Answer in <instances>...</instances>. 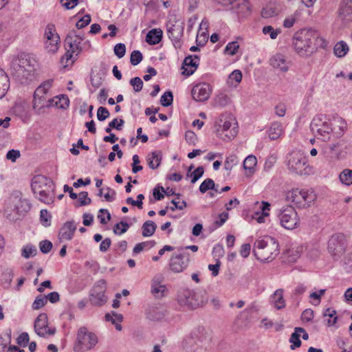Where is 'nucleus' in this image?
<instances>
[{
	"label": "nucleus",
	"instance_id": "11",
	"mask_svg": "<svg viewBox=\"0 0 352 352\" xmlns=\"http://www.w3.org/2000/svg\"><path fill=\"white\" fill-rule=\"evenodd\" d=\"M72 38H67L65 41L69 44V48H66V53L60 59V64L64 69H69L72 67L76 57L80 52V47L76 42L72 43Z\"/></svg>",
	"mask_w": 352,
	"mask_h": 352
},
{
	"label": "nucleus",
	"instance_id": "21",
	"mask_svg": "<svg viewBox=\"0 0 352 352\" xmlns=\"http://www.w3.org/2000/svg\"><path fill=\"white\" fill-rule=\"evenodd\" d=\"M162 38V31L161 30L153 29L150 30L146 37V41L150 45L159 43Z\"/></svg>",
	"mask_w": 352,
	"mask_h": 352
},
{
	"label": "nucleus",
	"instance_id": "46",
	"mask_svg": "<svg viewBox=\"0 0 352 352\" xmlns=\"http://www.w3.org/2000/svg\"><path fill=\"white\" fill-rule=\"evenodd\" d=\"M40 220L41 223L47 226L50 224L51 214L47 210H41L40 212Z\"/></svg>",
	"mask_w": 352,
	"mask_h": 352
},
{
	"label": "nucleus",
	"instance_id": "15",
	"mask_svg": "<svg viewBox=\"0 0 352 352\" xmlns=\"http://www.w3.org/2000/svg\"><path fill=\"white\" fill-rule=\"evenodd\" d=\"M210 91L208 84L199 83L193 87L191 94L194 100L202 102L208 99Z\"/></svg>",
	"mask_w": 352,
	"mask_h": 352
},
{
	"label": "nucleus",
	"instance_id": "10",
	"mask_svg": "<svg viewBox=\"0 0 352 352\" xmlns=\"http://www.w3.org/2000/svg\"><path fill=\"white\" fill-rule=\"evenodd\" d=\"M34 327L36 334L41 337L47 338L53 336L56 332V328L50 324L45 313H41L36 317Z\"/></svg>",
	"mask_w": 352,
	"mask_h": 352
},
{
	"label": "nucleus",
	"instance_id": "49",
	"mask_svg": "<svg viewBox=\"0 0 352 352\" xmlns=\"http://www.w3.org/2000/svg\"><path fill=\"white\" fill-rule=\"evenodd\" d=\"M173 96L171 92H165L161 97V104L163 106L167 107L173 102Z\"/></svg>",
	"mask_w": 352,
	"mask_h": 352
},
{
	"label": "nucleus",
	"instance_id": "58",
	"mask_svg": "<svg viewBox=\"0 0 352 352\" xmlns=\"http://www.w3.org/2000/svg\"><path fill=\"white\" fill-rule=\"evenodd\" d=\"M126 52V47L124 44L122 43H118L114 47V53L115 54L119 57L122 58L124 56Z\"/></svg>",
	"mask_w": 352,
	"mask_h": 352
},
{
	"label": "nucleus",
	"instance_id": "53",
	"mask_svg": "<svg viewBox=\"0 0 352 352\" xmlns=\"http://www.w3.org/2000/svg\"><path fill=\"white\" fill-rule=\"evenodd\" d=\"M144 197L143 195L140 194L138 195L137 197V201H135L131 197H129L126 199V202L129 204H131L132 206H137L138 208L142 209V200L144 199Z\"/></svg>",
	"mask_w": 352,
	"mask_h": 352
},
{
	"label": "nucleus",
	"instance_id": "43",
	"mask_svg": "<svg viewBox=\"0 0 352 352\" xmlns=\"http://www.w3.org/2000/svg\"><path fill=\"white\" fill-rule=\"evenodd\" d=\"M0 37L2 40H11L14 38L7 27L4 26L2 23H0Z\"/></svg>",
	"mask_w": 352,
	"mask_h": 352
},
{
	"label": "nucleus",
	"instance_id": "19",
	"mask_svg": "<svg viewBox=\"0 0 352 352\" xmlns=\"http://www.w3.org/2000/svg\"><path fill=\"white\" fill-rule=\"evenodd\" d=\"M76 226L72 222H66L60 228L59 238L62 240H69L72 238Z\"/></svg>",
	"mask_w": 352,
	"mask_h": 352
},
{
	"label": "nucleus",
	"instance_id": "24",
	"mask_svg": "<svg viewBox=\"0 0 352 352\" xmlns=\"http://www.w3.org/2000/svg\"><path fill=\"white\" fill-rule=\"evenodd\" d=\"M332 133V129L329 124L324 122L320 128L317 129L318 135L322 141H328L330 139Z\"/></svg>",
	"mask_w": 352,
	"mask_h": 352
},
{
	"label": "nucleus",
	"instance_id": "30",
	"mask_svg": "<svg viewBox=\"0 0 352 352\" xmlns=\"http://www.w3.org/2000/svg\"><path fill=\"white\" fill-rule=\"evenodd\" d=\"M157 228L156 224L152 221H146L142 225V235L144 236H151L153 235Z\"/></svg>",
	"mask_w": 352,
	"mask_h": 352
},
{
	"label": "nucleus",
	"instance_id": "12",
	"mask_svg": "<svg viewBox=\"0 0 352 352\" xmlns=\"http://www.w3.org/2000/svg\"><path fill=\"white\" fill-rule=\"evenodd\" d=\"M53 82L52 79L47 80L36 89L33 100L34 109H40L44 106L45 102L47 100V94L52 87Z\"/></svg>",
	"mask_w": 352,
	"mask_h": 352
},
{
	"label": "nucleus",
	"instance_id": "55",
	"mask_svg": "<svg viewBox=\"0 0 352 352\" xmlns=\"http://www.w3.org/2000/svg\"><path fill=\"white\" fill-rule=\"evenodd\" d=\"M228 214L225 212L219 214L214 223V226L216 228L221 226L228 220Z\"/></svg>",
	"mask_w": 352,
	"mask_h": 352
},
{
	"label": "nucleus",
	"instance_id": "5",
	"mask_svg": "<svg viewBox=\"0 0 352 352\" xmlns=\"http://www.w3.org/2000/svg\"><path fill=\"white\" fill-rule=\"evenodd\" d=\"M98 338L96 334L86 327H80L76 333L74 343L75 352H85L94 349L98 344Z\"/></svg>",
	"mask_w": 352,
	"mask_h": 352
},
{
	"label": "nucleus",
	"instance_id": "59",
	"mask_svg": "<svg viewBox=\"0 0 352 352\" xmlns=\"http://www.w3.org/2000/svg\"><path fill=\"white\" fill-rule=\"evenodd\" d=\"M109 116V112L105 107H100L98 109L97 117L99 120L103 121L106 118H107Z\"/></svg>",
	"mask_w": 352,
	"mask_h": 352
},
{
	"label": "nucleus",
	"instance_id": "62",
	"mask_svg": "<svg viewBox=\"0 0 352 352\" xmlns=\"http://www.w3.org/2000/svg\"><path fill=\"white\" fill-rule=\"evenodd\" d=\"M40 250L43 253H48L52 248V243L47 240L42 241L39 244Z\"/></svg>",
	"mask_w": 352,
	"mask_h": 352
},
{
	"label": "nucleus",
	"instance_id": "8",
	"mask_svg": "<svg viewBox=\"0 0 352 352\" xmlns=\"http://www.w3.org/2000/svg\"><path fill=\"white\" fill-rule=\"evenodd\" d=\"M43 43L45 49L51 54L56 53L60 45V38L53 24H48L44 32Z\"/></svg>",
	"mask_w": 352,
	"mask_h": 352
},
{
	"label": "nucleus",
	"instance_id": "16",
	"mask_svg": "<svg viewBox=\"0 0 352 352\" xmlns=\"http://www.w3.org/2000/svg\"><path fill=\"white\" fill-rule=\"evenodd\" d=\"M188 262V260H184V256L182 254L173 255L170 259L169 267L174 272H181L186 268Z\"/></svg>",
	"mask_w": 352,
	"mask_h": 352
},
{
	"label": "nucleus",
	"instance_id": "2",
	"mask_svg": "<svg viewBox=\"0 0 352 352\" xmlns=\"http://www.w3.org/2000/svg\"><path fill=\"white\" fill-rule=\"evenodd\" d=\"M253 252L258 260L272 261L279 254V245L274 238L265 236L263 239L256 241Z\"/></svg>",
	"mask_w": 352,
	"mask_h": 352
},
{
	"label": "nucleus",
	"instance_id": "44",
	"mask_svg": "<svg viewBox=\"0 0 352 352\" xmlns=\"http://www.w3.org/2000/svg\"><path fill=\"white\" fill-rule=\"evenodd\" d=\"M98 218L102 224H107L111 220V214L107 210L100 209Z\"/></svg>",
	"mask_w": 352,
	"mask_h": 352
},
{
	"label": "nucleus",
	"instance_id": "36",
	"mask_svg": "<svg viewBox=\"0 0 352 352\" xmlns=\"http://www.w3.org/2000/svg\"><path fill=\"white\" fill-rule=\"evenodd\" d=\"M214 182L210 178L205 179L199 186V190L201 193H205L208 190H212L214 188Z\"/></svg>",
	"mask_w": 352,
	"mask_h": 352
},
{
	"label": "nucleus",
	"instance_id": "54",
	"mask_svg": "<svg viewBox=\"0 0 352 352\" xmlns=\"http://www.w3.org/2000/svg\"><path fill=\"white\" fill-rule=\"evenodd\" d=\"M221 263L219 259H216L214 264H210L208 265L209 270L212 272L213 276H217L219 274Z\"/></svg>",
	"mask_w": 352,
	"mask_h": 352
},
{
	"label": "nucleus",
	"instance_id": "27",
	"mask_svg": "<svg viewBox=\"0 0 352 352\" xmlns=\"http://www.w3.org/2000/svg\"><path fill=\"white\" fill-rule=\"evenodd\" d=\"M13 67L15 69L28 70V67H30V60L26 56H21L12 62Z\"/></svg>",
	"mask_w": 352,
	"mask_h": 352
},
{
	"label": "nucleus",
	"instance_id": "47",
	"mask_svg": "<svg viewBox=\"0 0 352 352\" xmlns=\"http://www.w3.org/2000/svg\"><path fill=\"white\" fill-rule=\"evenodd\" d=\"M263 32L265 34H269L272 39H275L278 34L280 33V31L274 29V28L271 25H267L263 28Z\"/></svg>",
	"mask_w": 352,
	"mask_h": 352
},
{
	"label": "nucleus",
	"instance_id": "31",
	"mask_svg": "<svg viewBox=\"0 0 352 352\" xmlns=\"http://www.w3.org/2000/svg\"><path fill=\"white\" fill-rule=\"evenodd\" d=\"M339 178L340 182L346 186H350L352 184V170L346 168L343 170L340 175Z\"/></svg>",
	"mask_w": 352,
	"mask_h": 352
},
{
	"label": "nucleus",
	"instance_id": "40",
	"mask_svg": "<svg viewBox=\"0 0 352 352\" xmlns=\"http://www.w3.org/2000/svg\"><path fill=\"white\" fill-rule=\"evenodd\" d=\"M172 204L174 206L169 208L172 211H174L175 209L183 210L186 207V203L180 199L179 195L175 199L172 200Z\"/></svg>",
	"mask_w": 352,
	"mask_h": 352
},
{
	"label": "nucleus",
	"instance_id": "22",
	"mask_svg": "<svg viewBox=\"0 0 352 352\" xmlns=\"http://www.w3.org/2000/svg\"><path fill=\"white\" fill-rule=\"evenodd\" d=\"M280 9L272 2H270L263 8L261 16L264 18H271L278 14Z\"/></svg>",
	"mask_w": 352,
	"mask_h": 352
},
{
	"label": "nucleus",
	"instance_id": "52",
	"mask_svg": "<svg viewBox=\"0 0 352 352\" xmlns=\"http://www.w3.org/2000/svg\"><path fill=\"white\" fill-rule=\"evenodd\" d=\"M29 335L28 333L26 332H23L22 333H21L17 339H16V343L21 346H26L28 342H29Z\"/></svg>",
	"mask_w": 352,
	"mask_h": 352
},
{
	"label": "nucleus",
	"instance_id": "37",
	"mask_svg": "<svg viewBox=\"0 0 352 352\" xmlns=\"http://www.w3.org/2000/svg\"><path fill=\"white\" fill-rule=\"evenodd\" d=\"M129 226L127 223L124 221H120L116 223L113 227V232L116 234L120 235L129 229Z\"/></svg>",
	"mask_w": 352,
	"mask_h": 352
},
{
	"label": "nucleus",
	"instance_id": "42",
	"mask_svg": "<svg viewBox=\"0 0 352 352\" xmlns=\"http://www.w3.org/2000/svg\"><path fill=\"white\" fill-rule=\"evenodd\" d=\"M100 194L104 196L106 201H111L114 199L116 192L113 190L107 188L100 189Z\"/></svg>",
	"mask_w": 352,
	"mask_h": 352
},
{
	"label": "nucleus",
	"instance_id": "35",
	"mask_svg": "<svg viewBox=\"0 0 352 352\" xmlns=\"http://www.w3.org/2000/svg\"><path fill=\"white\" fill-rule=\"evenodd\" d=\"M77 206H82L89 205L91 202V199L88 197L87 192L83 191L79 193L78 196Z\"/></svg>",
	"mask_w": 352,
	"mask_h": 352
},
{
	"label": "nucleus",
	"instance_id": "14",
	"mask_svg": "<svg viewBox=\"0 0 352 352\" xmlns=\"http://www.w3.org/2000/svg\"><path fill=\"white\" fill-rule=\"evenodd\" d=\"M106 286L104 281L98 282L93 287L89 300L91 303L95 306H101L107 302V296H105Z\"/></svg>",
	"mask_w": 352,
	"mask_h": 352
},
{
	"label": "nucleus",
	"instance_id": "23",
	"mask_svg": "<svg viewBox=\"0 0 352 352\" xmlns=\"http://www.w3.org/2000/svg\"><path fill=\"white\" fill-rule=\"evenodd\" d=\"M268 133L271 140L278 139L283 133L282 124L280 122L272 123L269 129Z\"/></svg>",
	"mask_w": 352,
	"mask_h": 352
},
{
	"label": "nucleus",
	"instance_id": "38",
	"mask_svg": "<svg viewBox=\"0 0 352 352\" xmlns=\"http://www.w3.org/2000/svg\"><path fill=\"white\" fill-rule=\"evenodd\" d=\"M239 49V44L236 41L229 43L226 48L225 52L229 55L233 56L236 54Z\"/></svg>",
	"mask_w": 352,
	"mask_h": 352
},
{
	"label": "nucleus",
	"instance_id": "1",
	"mask_svg": "<svg viewBox=\"0 0 352 352\" xmlns=\"http://www.w3.org/2000/svg\"><path fill=\"white\" fill-rule=\"evenodd\" d=\"M328 41L312 30L302 29L292 38V47L301 57H308L319 49H326Z\"/></svg>",
	"mask_w": 352,
	"mask_h": 352
},
{
	"label": "nucleus",
	"instance_id": "20",
	"mask_svg": "<svg viewBox=\"0 0 352 352\" xmlns=\"http://www.w3.org/2000/svg\"><path fill=\"white\" fill-rule=\"evenodd\" d=\"M10 87V79L6 72L0 69V99L8 92Z\"/></svg>",
	"mask_w": 352,
	"mask_h": 352
},
{
	"label": "nucleus",
	"instance_id": "6",
	"mask_svg": "<svg viewBox=\"0 0 352 352\" xmlns=\"http://www.w3.org/2000/svg\"><path fill=\"white\" fill-rule=\"evenodd\" d=\"M286 199L297 208H306L316 200V195L311 189L296 188L287 192Z\"/></svg>",
	"mask_w": 352,
	"mask_h": 352
},
{
	"label": "nucleus",
	"instance_id": "33",
	"mask_svg": "<svg viewBox=\"0 0 352 352\" xmlns=\"http://www.w3.org/2000/svg\"><path fill=\"white\" fill-rule=\"evenodd\" d=\"M47 298L43 295H38L36 297L32 303V308L34 310H38L45 307L47 304Z\"/></svg>",
	"mask_w": 352,
	"mask_h": 352
},
{
	"label": "nucleus",
	"instance_id": "56",
	"mask_svg": "<svg viewBox=\"0 0 352 352\" xmlns=\"http://www.w3.org/2000/svg\"><path fill=\"white\" fill-rule=\"evenodd\" d=\"M208 36L204 32H199L197 35L196 43L197 45L203 46L208 41Z\"/></svg>",
	"mask_w": 352,
	"mask_h": 352
},
{
	"label": "nucleus",
	"instance_id": "13",
	"mask_svg": "<svg viewBox=\"0 0 352 352\" xmlns=\"http://www.w3.org/2000/svg\"><path fill=\"white\" fill-rule=\"evenodd\" d=\"M281 225L286 229L293 230L299 223V219L293 206H287L280 214Z\"/></svg>",
	"mask_w": 352,
	"mask_h": 352
},
{
	"label": "nucleus",
	"instance_id": "3",
	"mask_svg": "<svg viewBox=\"0 0 352 352\" xmlns=\"http://www.w3.org/2000/svg\"><path fill=\"white\" fill-rule=\"evenodd\" d=\"M32 188L34 192L39 195L41 202L48 205L54 203L55 185L52 180L43 176H36L34 178Z\"/></svg>",
	"mask_w": 352,
	"mask_h": 352
},
{
	"label": "nucleus",
	"instance_id": "29",
	"mask_svg": "<svg viewBox=\"0 0 352 352\" xmlns=\"http://www.w3.org/2000/svg\"><path fill=\"white\" fill-rule=\"evenodd\" d=\"M334 54L338 57L344 56L349 51V47L344 41L338 42L333 47Z\"/></svg>",
	"mask_w": 352,
	"mask_h": 352
},
{
	"label": "nucleus",
	"instance_id": "26",
	"mask_svg": "<svg viewBox=\"0 0 352 352\" xmlns=\"http://www.w3.org/2000/svg\"><path fill=\"white\" fill-rule=\"evenodd\" d=\"M161 161L162 155L160 152L154 151L148 155V164L153 169L157 168L160 166Z\"/></svg>",
	"mask_w": 352,
	"mask_h": 352
},
{
	"label": "nucleus",
	"instance_id": "60",
	"mask_svg": "<svg viewBox=\"0 0 352 352\" xmlns=\"http://www.w3.org/2000/svg\"><path fill=\"white\" fill-rule=\"evenodd\" d=\"M140 160L139 156L138 155H134L133 156V165H132V170L133 173H136L138 171L142 170L143 167L140 165Z\"/></svg>",
	"mask_w": 352,
	"mask_h": 352
},
{
	"label": "nucleus",
	"instance_id": "51",
	"mask_svg": "<svg viewBox=\"0 0 352 352\" xmlns=\"http://www.w3.org/2000/svg\"><path fill=\"white\" fill-rule=\"evenodd\" d=\"M352 1H347L346 3L340 8V14L343 15L344 16H349L352 14Z\"/></svg>",
	"mask_w": 352,
	"mask_h": 352
},
{
	"label": "nucleus",
	"instance_id": "45",
	"mask_svg": "<svg viewBox=\"0 0 352 352\" xmlns=\"http://www.w3.org/2000/svg\"><path fill=\"white\" fill-rule=\"evenodd\" d=\"M143 59L142 53L138 50H134L132 52L130 57V62L131 65H136L139 64Z\"/></svg>",
	"mask_w": 352,
	"mask_h": 352
},
{
	"label": "nucleus",
	"instance_id": "25",
	"mask_svg": "<svg viewBox=\"0 0 352 352\" xmlns=\"http://www.w3.org/2000/svg\"><path fill=\"white\" fill-rule=\"evenodd\" d=\"M272 298V302L274 305V307L276 309H283L285 307V300L283 298V289H277L273 294Z\"/></svg>",
	"mask_w": 352,
	"mask_h": 352
},
{
	"label": "nucleus",
	"instance_id": "18",
	"mask_svg": "<svg viewBox=\"0 0 352 352\" xmlns=\"http://www.w3.org/2000/svg\"><path fill=\"white\" fill-rule=\"evenodd\" d=\"M257 159L254 155H248L243 162V168L245 175L250 177H252L256 171Z\"/></svg>",
	"mask_w": 352,
	"mask_h": 352
},
{
	"label": "nucleus",
	"instance_id": "4",
	"mask_svg": "<svg viewBox=\"0 0 352 352\" xmlns=\"http://www.w3.org/2000/svg\"><path fill=\"white\" fill-rule=\"evenodd\" d=\"M216 135L223 141L233 140L238 133L237 122L233 116L221 115L216 124Z\"/></svg>",
	"mask_w": 352,
	"mask_h": 352
},
{
	"label": "nucleus",
	"instance_id": "9",
	"mask_svg": "<svg viewBox=\"0 0 352 352\" xmlns=\"http://www.w3.org/2000/svg\"><path fill=\"white\" fill-rule=\"evenodd\" d=\"M252 220L257 223H265L270 221L271 204L267 201H256L252 206Z\"/></svg>",
	"mask_w": 352,
	"mask_h": 352
},
{
	"label": "nucleus",
	"instance_id": "41",
	"mask_svg": "<svg viewBox=\"0 0 352 352\" xmlns=\"http://www.w3.org/2000/svg\"><path fill=\"white\" fill-rule=\"evenodd\" d=\"M300 334L298 332H296V331L292 334L291 338L289 339V342L292 344V349H295L296 348H298L300 346L301 341L300 340Z\"/></svg>",
	"mask_w": 352,
	"mask_h": 352
},
{
	"label": "nucleus",
	"instance_id": "28",
	"mask_svg": "<svg viewBox=\"0 0 352 352\" xmlns=\"http://www.w3.org/2000/svg\"><path fill=\"white\" fill-rule=\"evenodd\" d=\"M156 245V242L153 240L146 241L139 243L133 248V252L134 254H138L144 250H149Z\"/></svg>",
	"mask_w": 352,
	"mask_h": 352
},
{
	"label": "nucleus",
	"instance_id": "57",
	"mask_svg": "<svg viewBox=\"0 0 352 352\" xmlns=\"http://www.w3.org/2000/svg\"><path fill=\"white\" fill-rule=\"evenodd\" d=\"M130 83L133 86L135 91H140L142 89L143 82L139 77L132 78Z\"/></svg>",
	"mask_w": 352,
	"mask_h": 352
},
{
	"label": "nucleus",
	"instance_id": "7",
	"mask_svg": "<svg viewBox=\"0 0 352 352\" xmlns=\"http://www.w3.org/2000/svg\"><path fill=\"white\" fill-rule=\"evenodd\" d=\"M287 158V166L289 170L299 175L308 173L309 166L303 153L293 151L289 154Z\"/></svg>",
	"mask_w": 352,
	"mask_h": 352
},
{
	"label": "nucleus",
	"instance_id": "17",
	"mask_svg": "<svg viewBox=\"0 0 352 352\" xmlns=\"http://www.w3.org/2000/svg\"><path fill=\"white\" fill-rule=\"evenodd\" d=\"M168 289L159 279H153L151 283V294L156 298H162L167 295Z\"/></svg>",
	"mask_w": 352,
	"mask_h": 352
},
{
	"label": "nucleus",
	"instance_id": "61",
	"mask_svg": "<svg viewBox=\"0 0 352 352\" xmlns=\"http://www.w3.org/2000/svg\"><path fill=\"white\" fill-rule=\"evenodd\" d=\"M230 80L235 83H239L242 80V73L240 70H234L229 76Z\"/></svg>",
	"mask_w": 352,
	"mask_h": 352
},
{
	"label": "nucleus",
	"instance_id": "34",
	"mask_svg": "<svg viewBox=\"0 0 352 352\" xmlns=\"http://www.w3.org/2000/svg\"><path fill=\"white\" fill-rule=\"evenodd\" d=\"M36 254V249L32 245H26L21 250V256L25 258Z\"/></svg>",
	"mask_w": 352,
	"mask_h": 352
},
{
	"label": "nucleus",
	"instance_id": "39",
	"mask_svg": "<svg viewBox=\"0 0 352 352\" xmlns=\"http://www.w3.org/2000/svg\"><path fill=\"white\" fill-rule=\"evenodd\" d=\"M336 311L333 309L328 308L324 314V316H328L327 324L329 326L334 325L337 322Z\"/></svg>",
	"mask_w": 352,
	"mask_h": 352
},
{
	"label": "nucleus",
	"instance_id": "48",
	"mask_svg": "<svg viewBox=\"0 0 352 352\" xmlns=\"http://www.w3.org/2000/svg\"><path fill=\"white\" fill-rule=\"evenodd\" d=\"M314 317V312L311 309H307L302 313L301 320L303 322H311Z\"/></svg>",
	"mask_w": 352,
	"mask_h": 352
},
{
	"label": "nucleus",
	"instance_id": "64",
	"mask_svg": "<svg viewBox=\"0 0 352 352\" xmlns=\"http://www.w3.org/2000/svg\"><path fill=\"white\" fill-rule=\"evenodd\" d=\"M21 154L19 151L18 150H10L8 152L6 155V158L9 160H11L12 162H14L16 159L20 157Z\"/></svg>",
	"mask_w": 352,
	"mask_h": 352
},
{
	"label": "nucleus",
	"instance_id": "50",
	"mask_svg": "<svg viewBox=\"0 0 352 352\" xmlns=\"http://www.w3.org/2000/svg\"><path fill=\"white\" fill-rule=\"evenodd\" d=\"M204 168L202 166L197 167L191 174V182L195 183L204 174Z\"/></svg>",
	"mask_w": 352,
	"mask_h": 352
},
{
	"label": "nucleus",
	"instance_id": "63",
	"mask_svg": "<svg viewBox=\"0 0 352 352\" xmlns=\"http://www.w3.org/2000/svg\"><path fill=\"white\" fill-rule=\"evenodd\" d=\"M164 188L163 187H156L153 189V197L155 200H161L164 197Z\"/></svg>",
	"mask_w": 352,
	"mask_h": 352
},
{
	"label": "nucleus",
	"instance_id": "32",
	"mask_svg": "<svg viewBox=\"0 0 352 352\" xmlns=\"http://www.w3.org/2000/svg\"><path fill=\"white\" fill-rule=\"evenodd\" d=\"M53 102L55 103V106L59 109H66L69 104V100L67 96L64 95L55 97L53 99Z\"/></svg>",
	"mask_w": 352,
	"mask_h": 352
}]
</instances>
